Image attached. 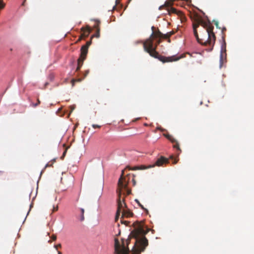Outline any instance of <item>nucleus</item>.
<instances>
[{
    "mask_svg": "<svg viewBox=\"0 0 254 254\" xmlns=\"http://www.w3.org/2000/svg\"><path fill=\"white\" fill-rule=\"evenodd\" d=\"M133 225L134 229L128 236L126 243L122 240V244L121 246L119 240L115 239V250L117 254H129V249L128 245L131 238L135 239V242L131 250L133 254H140L148 246V240L144 236L149 230H144L143 224L142 222L136 221L133 224Z\"/></svg>",
    "mask_w": 254,
    "mask_h": 254,
    "instance_id": "obj_1",
    "label": "nucleus"
},
{
    "mask_svg": "<svg viewBox=\"0 0 254 254\" xmlns=\"http://www.w3.org/2000/svg\"><path fill=\"white\" fill-rule=\"evenodd\" d=\"M192 26L193 34L197 42L202 45L209 46L207 51H211L216 41L212 24L209 21H205L195 15Z\"/></svg>",
    "mask_w": 254,
    "mask_h": 254,
    "instance_id": "obj_2",
    "label": "nucleus"
},
{
    "mask_svg": "<svg viewBox=\"0 0 254 254\" xmlns=\"http://www.w3.org/2000/svg\"><path fill=\"white\" fill-rule=\"evenodd\" d=\"M125 170H122V175L118 181V188L117 192L118 193V209L115 217V220L117 221L119 219L120 213L122 212V218H128L133 216V213L130 210L127 209L126 204L125 202L124 198H122V190H125L127 192V195H129L131 193V190L127 188L128 180H127V177H124Z\"/></svg>",
    "mask_w": 254,
    "mask_h": 254,
    "instance_id": "obj_3",
    "label": "nucleus"
},
{
    "mask_svg": "<svg viewBox=\"0 0 254 254\" xmlns=\"http://www.w3.org/2000/svg\"><path fill=\"white\" fill-rule=\"evenodd\" d=\"M153 31L150 37L146 39L143 43V48L144 50L148 53L151 57L158 59L161 62L164 63L172 62L177 61L180 59L185 57V54H182L179 57H176L175 56L171 57H165L161 56L156 51V49L159 44L161 42V38L158 39L156 42L154 43V40L156 38H159L156 35V33L154 32V27H152Z\"/></svg>",
    "mask_w": 254,
    "mask_h": 254,
    "instance_id": "obj_4",
    "label": "nucleus"
},
{
    "mask_svg": "<svg viewBox=\"0 0 254 254\" xmlns=\"http://www.w3.org/2000/svg\"><path fill=\"white\" fill-rule=\"evenodd\" d=\"M91 40L87 41L85 45L81 47L80 49V56L77 61L78 65L76 70V71L79 70L83 64L84 61L86 59L88 48L91 45Z\"/></svg>",
    "mask_w": 254,
    "mask_h": 254,
    "instance_id": "obj_5",
    "label": "nucleus"
},
{
    "mask_svg": "<svg viewBox=\"0 0 254 254\" xmlns=\"http://www.w3.org/2000/svg\"><path fill=\"white\" fill-rule=\"evenodd\" d=\"M159 9L161 10L162 9H166L167 13L169 15H171L172 14H175L179 16H180L182 19L184 17V14L181 11L178 10L177 9L174 7L171 6L170 5V3L168 2H165L164 4L161 5L159 7Z\"/></svg>",
    "mask_w": 254,
    "mask_h": 254,
    "instance_id": "obj_6",
    "label": "nucleus"
},
{
    "mask_svg": "<svg viewBox=\"0 0 254 254\" xmlns=\"http://www.w3.org/2000/svg\"><path fill=\"white\" fill-rule=\"evenodd\" d=\"M61 183L67 187V188L71 187L73 184V178L71 176H69L67 178H61Z\"/></svg>",
    "mask_w": 254,
    "mask_h": 254,
    "instance_id": "obj_7",
    "label": "nucleus"
},
{
    "mask_svg": "<svg viewBox=\"0 0 254 254\" xmlns=\"http://www.w3.org/2000/svg\"><path fill=\"white\" fill-rule=\"evenodd\" d=\"M81 31H82V33L81 34L80 37L79 38L78 41H80L82 39L84 38L87 37L91 32L90 29L89 27L88 26L85 28L83 27H82L81 28Z\"/></svg>",
    "mask_w": 254,
    "mask_h": 254,
    "instance_id": "obj_8",
    "label": "nucleus"
},
{
    "mask_svg": "<svg viewBox=\"0 0 254 254\" xmlns=\"http://www.w3.org/2000/svg\"><path fill=\"white\" fill-rule=\"evenodd\" d=\"M169 163L168 159L161 156L159 158H158L156 161L155 163L154 164L155 166H161L164 164H167Z\"/></svg>",
    "mask_w": 254,
    "mask_h": 254,
    "instance_id": "obj_9",
    "label": "nucleus"
},
{
    "mask_svg": "<svg viewBox=\"0 0 254 254\" xmlns=\"http://www.w3.org/2000/svg\"><path fill=\"white\" fill-rule=\"evenodd\" d=\"M155 32L156 33V35L159 38H162L164 39H166V40H167V41L169 43L171 42L170 37L168 36V35L167 33L163 34L159 30H158L156 32Z\"/></svg>",
    "mask_w": 254,
    "mask_h": 254,
    "instance_id": "obj_10",
    "label": "nucleus"
},
{
    "mask_svg": "<svg viewBox=\"0 0 254 254\" xmlns=\"http://www.w3.org/2000/svg\"><path fill=\"white\" fill-rule=\"evenodd\" d=\"M155 167V165L145 166V165H141L140 166H135L133 168H130L129 167H127V168H128L129 170H144L146 169L151 168Z\"/></svg>",
    "mask_w": 254,
    "mask_h": 254,
    "instance_id": "obj_11",
    "label": "nucleus"
},
{
    "mask_svg": "<svg viewBox=\"0 0 254 254\" xmlns=\"http://www.w3.org/2000/svg\"><path fill=\"white\" fill-rule=\"evenodd\" d=\"M224 50V52L225 53L226 51V43L224 42V44L222 46L221 48V52L220 55V67L222 66V64L223 62V51Z\"/></svg>",
    "mask_w": 254,
    "mask_h": 254,
    "instance_id": "obj_12",
    "label": "nucleus"
},
{
    "mask_svg": "<svg viewBox=\"0 0 254 254\" xmlns=\"http://www.w3.org/2000/svg\"><path fill=\"white\" fill-rule=\"evenodd\" d=\"M172 143H175V144L173 145V147L174 148H176V149H177L178 150L180 151H181V149L179 147V143L178 142V141H177V140L176 139H175L173 136H172L171 139H169Z\"/></svg>",
    "mask_w": 254,
    "mask_h": 254,
    "instance_id": "obj_13",
    "label": "nucleus"
},
{
    "mask_svg": "<svg viewBox=\"0 0 254 254\" xmlns=\"http://www.w3.org/2000/svg\"><path fill=\"white\" fill-rule=\"evenodd\" d=\"M94 21L96 22L95 24L94 25V28L96 29V30H97V29H100V21L99 20L95 19Z\"/></svg>",
    "mask_w": 254,
    "mask_h": 254,
    "instance_id": "obj_14",
    "label": "nucleus"
},
{
    "mask_svg": "<svg viewBox=\"0 0 254 254\" xmlns=\"http://www.w3.org/2000/svg\"><path fill=\"white\" fill-rule=\"evenodd\" d=\"M80 212H81L80 220L81 221H83L84 220V210L83 208H80Z\"/></svg>",
    "mask_w": 254,
    "mask_h": 254,
    "instance_id": "obj_15",
    "label": "nucleus"
},
{
    "mask_svg": "<svg viewBox=\"0 0 254 254\" xmlns=\"http://www.w3.org/2000/svg\"><path fill=\"white\" fill-rule=\"evenodd\" d=\"M120 221L122 224H124L126 226H127L128 225V224L130 223L129 221L124 220V218H122V217L121 218Z\"/></svg>",
    "mask_w": 254,
    "mask_h": 254,
    "instance_id": "obj_16",
    "label": "nucleus"
},
{
    "mask_svg": "<svg viewBox=\"0 0 254 254\" xmlns=\"http://www.w3.org/2000/svg\"><path fill=\"white\" fill-rule=\"evenodd\" d=\"M5 6V4L3 2V0H0V10L3 9Z\"/></svg>",
    "mask_w": 254,
    "mask_h": 254,
    "instance_id": "obj_17",
    "label": "nucleus"
},
{
    "mask_svg": "<svg viewBox=\"0 0 254 254\" xmlns=\"http://www.w3.org/2000/svg\"><path fill=\"white\" fill-rule=\"evenodd\" d=\"M96 32L94 35H93L92 37H96V38H99L100 37V29H97L96 30Z\"/></svg>",
    "mask_w": 254,
    "mask_h": 254,
    "instance_id": "obj_18",
    "label": "nucleus"
},
{
    "mask_svg": "<svg viewBox=\"0 0 254 254\" xmlns=\"http://www.w3.org/2000/svg\"><path fill=\"white\" fill-rule=\"evenodd\" d=\"M40 104V101L39 99H37V103L36 104H33V106L34 107H36V106H38Z\"/></svg>",
    "mask_w": 254,
    "mask_h": 254,
    "instance_id": "obj_19",
    "label": "nucleus"
},
{
    "mask_svg": "<svg viewBox=\"0 0 254 254\" xmlns=\"http://www.w3.org/2000/svg\"><path fill=\"white\" fill-rule=\"evenodd\" d=\"M167 33L168 34V36L170 37L172 35L174 34L175 32L174 31H171L170 32H167Z\"/></svg>",
    "mask_w": 254,
    "mask_h": 254,
    "instance_id": "obj_20",
    "label": "nucleus"
},
{
    "mask_svg": "<svg viewBox=\"0 0 254 254\" xmlns=\"http://www.w3.org/2000/svg\"><path fill=\"white\" fill-rule=\"evenodd\" d=\"M164 135L168 139H171L172 135L169 134H164Z\"/></svg>",
    "mask_w": 254,
    "mask_h": 254,
    "instance_id": "obj_21",
    "label": "nucleus"
},
{
    "mask_svg": "<svg viewBox=\"0 0 254 254\" xmlns=\"http://www.w3.org/2000/svg\"><path fill=\"white\" fill-rule=\"evenodd\" d=\"M92 127L94 128H100L101 127V126H99V125H95V124H93L92 125Z\"/></svg>",
    "mask_w": 254,
    "mask_h": 254,
    "instance_id": "obj_22",
    "label": "nucleus"
},
{
    "mask_svg": "<svg viewBox=\"0 0 254 254\" xmlns=\"http://www.w3.org/2000/svg\"><path fill=\"white\" fill-rule=\"evenodd\" d=\"M51 163V162H48V163L46 165L45 167V169L46 168H47V167L52 166L53 164H52V163Z\"/></svg>",
    "mask_w": 254,
    "mask_h": 254,
    "instance_id": "obj_23",
    "label": "nucleus"
},
{
    "mask_svg": "<svg viewBox=\"0 0 254 254\" xmlns=\"http://www.w3.org/2000/svg\"><path fill=\"white\" fill-rule=\"evenodd\" d=\"M54 247H55V248L56 250H57L59 248H61V247H62V245H61V244H58V245H55V246H54Z\"/></svg>",
    "mask_w": 254,
    "mask_h": 254,
    "instance_id": "obj_24",
    "label": "nucleus"
},
{
    "mask_svg": "<svg viewBox=\"0 0 254 254\" xmlns=\"http://www.w3.org/2000/svg\"><path fill=\"white\" fill-rule=\"evenodd\" d=\"M139 206L143 209L146 212H148V210L145 208L141 204H139Z\"/></svg>",
    "mask_w": 254,
    "mask_h": 254,
    "instance_id": "obj_25",
    "label": "nucleus"
},
{
    "mask_svg": "<svg viewBox=\"0 0 254 254\" xmlns=\"http://www.w3.org/2000/svg\"><path fill=\"white\" fill-rule=\"evenodd\" d=\"M51 238L53 241H56L57 239V236L55 235H52Z\"/></svg>",
    "mask_w": 254,
    "mask_h": 254,
    "instance_id": "obj_26",
    "label": "nucleus"
},
{
    "mask_svg": "<svg viewBox=\"0 0 254 254\" xmlns=\"http://www.w3.org/2000/svg\"><path fill=\"white\" fill-rule=\"evenodd\" d=\"M66 153V149H65V150H64V153H63V155H62V156L61 157V158H62V159H63V158L64 157V156L65 155Z\"/></svg>",
    "mask_w": 254,
    "mask_h": 254,
    "instance_id": "obj_27",
    "label": "nucleus"
},
{
    "mask_svg": "<svg viewBox=\"0 0 254 254\" xmlns=\"http://www.w3.org/2000/svg\"><path fill=\"white\" fill-rule=\"evenodd\" d=\"M178 160H179V159H178V157L175 158L174 159V162H173V163H174V164H176V163H177V162H178Z\"/></svg>",
    "mask_w": 254,
    "mask_h": 254,
    "instance_id": "obj_28",
    "label": "nucleus"
},
{
    "mask_svg": "<svg viewBox=\"0 0 254 254\" xmlns=\"http://www.w3.org/2000/svg\"><path fill=\"white\" fill-rule=\"evenodd\" d=\"M215 25H216V26L217 27V28H220L219 27V22L218 21H215V23H214Z\"/></svg>",
    "mask_w": 254,
    "mask_h": 254,
    "instance_id": "obj_29",
    "label": "nucleus"
},
{
    "mask_svg": "<svg viewBox=\"0 0 254 254\" xmlns=\"http://www.w3.org/2000/svg\"><path fill=\"white\" fill-rule=\"evenodd\" d=\"M133 177H134V175H133ZM132 182H133V186H135V184H136V182H135V180H134V178H132Z\"/></svg>",
    "mask_w": 254,
    "mask_h": 254,
    "instance_id": "obj_30",
    "label": "nucleus"
},
{
    "mask_svg": "<svg viewBox=\"0 0 254 254\" xmlns=\"http://www.w3.org/2000/svg\"><path fill=\"white\" fill-rule=\"evenodd\" d=\"M88 73H89V70H86L85 71V74L84 75V77H85L88 74Z\"/></svg>",
    "mask_w": 254,
    "mask_h": 254,
    "instance_id": "obj_31",
    "label": "nucleus"
},
{
    "mask_svg": "<svg viewBox=\"0 0 254 254\" xmlns=\"http://www.w3.org/2000/svg\"><path fill=\"white\" fill-rule=\"evenodd\" d=\"M56 161V159H54L52 160H51V162L53 164Z\"/></svg>",
    "mask_w": 254,
    "mask_h": 254,
    "instance_id": "obj_32",
    "label": "nucleus"
},
{
    "mask_svg": "<svg viewBox=\"0 0 254 254\" xmlns=\"http://www.w3.org/2000/svg\"><path fill=\"white\" fill-rule=\"evenodd\" d=\"M135 201L138 203V204L139 205V204H141L137 199H135Z\"/></svg>",
    "mask_w": 254,
    "mask_h": 254,
    "instance_id": "obj_33",
    "label": "nucleus"
},
{
    "mask_svg": "<svg viewBox=\"0 0 254 254\" xmlns=\"http://www.w3.org/2000/svg\"><path fill=\"white\" fill-rule=\"evenodd\" d=\"M226 28H223L222 30V32H223L224 31H226Z\"/></svg>",
    "mask_w": 254,
    "mask_h": 254,
    "instance_id": "obj_34",
    "label": "nucleus"
},
{
    "mask_svg": "<svg viewBox=\"0 0 254 254\" xmlns=\"http://www.w3.org/2000/svg\"><path fill=\"white\" fill-rule=\"evenodd\" d=\"M170 158H171V159H174V157H173V156H171L170 157Z\"/></svg>",
    "mask_w": 254,
    "mask_h": 254,
    "instance_id": "obj_35",
    "label": "nucleus"
},
{
    "mask_svg": "<svg viewBox=\"0 0 254 254\" xmlns=\"http://www.w3.org/2000/svg\"><path fill=\"white\" fill-rule=\"evenodd\" d=\"M62 252H61L60 251H58V254H62Z\"/></svg>",
    "mask_w": 254,
    "mask_h": 254,
    "instance_id": "obj_36",
    "label": "nucleus"
},
{
    "mask_svg": "<svg viewBox=\"0 0 254 254\" xmlns=\"http://www.w3.org/2000/svg\"><path fill=\"white\" fill-rule=\"evenodd\" d=\"M58 210V207H56V208H55V211H57Z\"/></svg>",
    "mask_w": 254,
    "mask_h": 254,
    "instance_id": "obj_37",
    "label": "nucleus"
},
{
    "mask_svg": "<svg viewBox=\"0 0 254 254\" xmlns=\"http://www.w3.org/2000/svg\"><path fill=\"white\" fill-rule=\"evenodd\" d=\"M74 81H75V80H72V84H73H73H74Z\"/></svg>",
    "mask_w": 254,
    "mask_h": 254,
    "instance_id": "obj_38",
    "label": "nucleus"
},
{
    "mask_svg": "<svg viewBox=\"0 0 254 254\" xmlns=\"http://www.w3.org/2000/svg\"><path fill=\"white\" fill-rule=\"evenodd\" d=\"M25 1V0H24V2H23V3H22V5H24Z\"/></svg>",
    "mask_w": 254,
    "mask_h": 254,
    "instance_id": "obj_39",
    "label": "nucleus"
},
{
    "mask_svg": "<svg viewBox=\"0 0 254 254\" xmlns=\"http://www.w3.org/2000/svg\"><path fill=\"white\" fill-rule=\"evenodd\" d=\"M2 173V171H0V173Z\"/></svg>",
    "mask_w": 254,
    "mask_h": 254,
    "instance_id": "obj_40",
    "label": "nucleus"
}]
</instances>
